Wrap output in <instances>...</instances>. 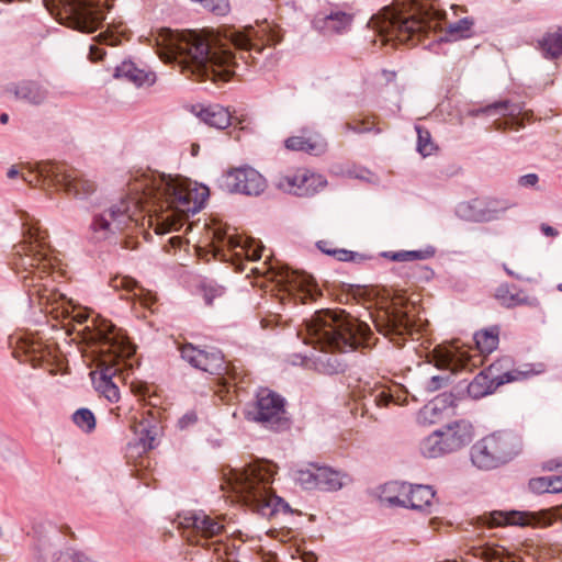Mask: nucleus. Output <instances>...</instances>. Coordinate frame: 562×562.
I'll return each mask as SVG.
<instances>
[{"mask_svg": "<svg viewBox=\"0 0 562 562\" xmlns=\"http://www.w3.org/2000/svg\"><path fill=\"white\" fill-rule=\"evenodd\" d=\"M23 281L25 286H36V284L34 283V277L31 278L29 274L24 276Z\"/></svg>", "mask_w": 562, "mask_h": 562, "instance_id": "nucleus-62", "label": "nucleus"}, {"mask_svg": "<svg viewBox=\"0 0 562 562\" xmlns=\"http://www.w3.org/2000/svg\"><path fill=\"white\" fill-rule=\"evenodd\" d=\"M344 363L335 355L324 353L317 359V369L325 374H336L344 371Z\"/></svg>", "mask_w": 562, "mask_h": 562, "instance_id": "nucleus-39", "label": "nucleus"}, {"mask_svg": "<svg viewBox=\"0 0 562 562\" xmlns=\"http://www.w3.org/2000/svg\"><path fill=\"white\" fill-rule=\"evenodd\" d=\"M74 319L79 323V324H83L85 322L88 321V315L85 313V312H78L75 316H74Z\"/></svg>", "mask_w": 562, "mask_h": 562, "instance_id": "nucleus-59", "label": "nucleus"}, {"mask_svg": "<svg viewBox=\"0 0 562 562\" xmlns=\"http://www.w3.org/2000/svg\"><path fill=\"white\" fill-rule=\"evenodd\" d=\"M498 328L492 327L474 334V341L481 353H491L498 346Z\"/></svg>", "mask_w": 562, "mask_h": 562, "instance_id": "nucleus-34", "label": "nucleus"}, {"mask_svg": "<svg viewBox=\"0 0 562 562\" xmlns=\"http://www.w3.org/2000/svg\"><path fill=\"white\" fill-rule=\"evenodd\" d=\"M257 36L258 32L250 26L244 32H234L232 34L231 42L235 48L241 52L251 53L252 50H256V53H260L262 48L257 43H255V38Z\"/></svg>", "mask_w": 562, "mask_h": 562, "instance_id": "nucleus-32", "label": "nucleus"}, {"mask_svg": "<svg viewBox=\"0 0 562 562\" xmlns=\"http://www.w3.org/2000/svg\"><path fill=\"white\" fill-rule=\"evenodd\" d=\"M477 201L461 204L458 212L464 218L473 222H492L501 218V216L510 207L507 202L490 201L483 209L474 210Z\"/></svg>", "mask_w": 562, "mask_h": 562, "instance_id": "nucleus-20", "label": "nucleus"}, {"mask_svg": "<svg viewBox=\"0 0 562 562\" xmlns=\"http://www.w3.org/2000/svg\"><path fill=\"white\" fill-rule=\"evenodd\" d=\"M434 255H435V249L432 247H429L424 250H401V251L384 252L385 257L390 258L393 261H397V262L425 260V259L431 258Z\"/></svg>", "mask_w": 562, "mask_h": 562, "instance_id": "nucleus-37", "label": "nucleus"}, {"mask_svg": "<svg viewBox=\"0 0 562 562\" xmlns=\"http://www.w3.org/2000/svg\"><path fill=\"white\" fill-rule=\"evenodd\" d=\"M198 420V416L195 414V412L193 411H190V412H187L182 417L179 418L178 420V427L180 429H186L190 426H193Z\"/></svg>", "mask_w": 562, "mask_h": 562, "instance_id": "nucleus-50", "label": "nucleus"}, {"mask_svg": "<svg viewBox=\"0 0 562 562\" xmlns=\"http://www.w3.org/2000/svg\"><path fill=\"white\" fill-rule=\"evenodd\" d=\"M498 368L496 363L491 364L486 371L479 373L468 385V393L473 398H481L492 394L498 386L527 379L543 371L542 364L536 368L532 364H524L520 369H513L502 374H496Z\"/></svg>", "mask_w": 562, "mask_h": 562, "instance_id": "nucleus-11", "label": "nucleus"}, {"mask_svg": "<svg viewBox=\"0 0 562 562\" xmlns=\"http://www.w3.org/2000/svg\"><path fill=\"white\" fill-rule=\"evenodd\" d=\"M374 325L380 334L390 337L397 345H401L397 338L407 334L413 326L407 313L395 304L379 312L374 317Z\"/></svg>", "mask_w": 562, "mask_h": 562, "instance_id": "nucleus-16", "label": "nucleus"}, {"mask_svg": "<svg viewBox=\"0 0 562 562\" xmlns=\"http://www.w3.org/2000/svg\"><path fill=\"white\" fill-rule=\"evenodd\" d=\"M135 434L145 450L153 449L156 446L158 428L149 420H142L135 426Z\"/></svg>", "mask_w": 562, "mask_h": 562, "instance_id": "nucleus-35", "label": "nucleus"}, {"mask_svg": "<svg viewBox=\"0 0 562 562\" xmlns=\"http://www.w3.org/2000/svg\"><path fill=\"white\" fill-rule=\"evenodd\" d=\"M473 24V19L463 18L454 23H450L447 27V32L452 40L468 38L471 36Z\"/></svg>", "mask_w": 562, "mask_h": 562, "instance_id": "nucleus-40", "label": "nucleus"}, {"mask_svg": "<svg viewBox=\"0 0 562 562\" xmlns=\"http://www.w3.org/2000/svg\"><path fill=\"white\" fill-rule=\"evenodd\" d=\"M200 290L202 292L204 302L206 305H212L216 297H221L225 289L213 281H205L201 284Z\"/></svg>", "mask_w": 562, "mask_h": 562, "instance_id": "nucleus-45", "label": "nucleus"}, {"mask_svg": "<svg viewBox=\"0 0 562 562\" xmlns=\"http://www.w3.org/2000/svg\"><path fill=\"white\" fill-rule=\"evenodd\" d=\"M417 133V151L423 156L427 157L436 150V145L431 140L430 133L422 127L420 125L415 126Z\"/></svg>", "mask_w": 562, "mask_h": 562, "instance_id": "nucleus-41", "label": "nucleus"}, {"mask_svg": "<svg viewBox=\"0 0 562 562\" xmlns=\"http://www.w3.org/2000/svg\"><path fill=\"white\" fill-rule=\"evenodd\" d=\"M475 551L476 552L474 554L482 559L491 560L493 558V552L490 549L479 548Z\"/></svg>", "mask_w": 562, "mask_h": 562, "instance_id": "nucleus-57", "label": "nucleus"}, {"mask_svg": "<svg viewBox=\"0 0 562 562\" xmlns=\"http://www.w3.org/2000/svg\"><path fill=\"white\" fill-rule=\"evenodd\" d=\"M266 186V179L251 167L236 168L224 176V187L232 193L257 196Z\"/></svg>", "mask_w": 562, "mask_h": 562, "instance_id": "nucleus-15", "label": "nucleus"}, {"mask_svg": "<svg viewBox=\"0 0 562 562\" xmlns=\"http://www.w3.org/2000/svg\"><path fill=\"white\" fill-rule=\"evenodd\" d=\"M452 404L450 394H441L434 401L426 404L417 415V420L422 425H431L437 423L447 405Z\"/></svg>", "mask_w": 562, "mask_h": 562, "instance_id": "nucleus-25", "label": "nucleus"}, {"mask_svg": "<svg viewBox=\"0 0 562 562\" xmlns=\"http://www.w3.org/2000/svg\"><path fill=\"white\" fill-rule=\"evenodd\" d=\"M495 297L502 306L513 308L519 305L537 306V299L522 296L519 292H513L508 284H501L495 291Z\"/></svg>", "mask_w": 562, "mask_h": 562, "instance_id": "nucleus-28", "label": "nucleus"}, {"mask_svg": "<svg viewBox=\"0 0 562 562\" xmlns=\"http://www.w3.org/2000/svg\"><path fill=\"white\" fill-rule=\"evenodd\" d=\"M305 344L321 346L322 349H335L342 352L360 346L369 347L372 331L370 327L345 311L321 310L305 322L304 329L297 335L303 336Z\"/></svg>", "mask_w": 562, "mask_h": 562, "instance_id": "nucleus-3", "label": "nucleus"}, {"mask_svg": "<svg viewBox=\"0 0 562 562\" xmlns=\"http://www.w3.org/2000/svg\"><path fill=\"white\" fill-rule=\"evenodd\" d=\"M114 76L134 83L137 87L151 86L156 81L154 72L138 68L133 61H123L116 68Z\"/></svg>", "mask_w": 562, "mask_h": 562, "instance_id": "nucleus-23", "label": "nucleus"}, {"mask_svg": "<svg viewBox=\"0 0 562 562\" xmlns=\"http://www.w3.org/2000/svg\"><path fill=\"white\" fill-rule=\"evenodd\" d=\"M274 464L261 461L249 464L241 471H234L229 484L245 504L263 517H270L277 512H290L289 504L273 494L270 484L273 481Z\"/></svg>", "mask_w": 562, "mask_h": 562, "instance_id": "nucleus-6", "label": "nucleus"}, {"mask_svg": "<svg viewBox=\"0 0 562 562\" xmlns=\"http://www.w3.org/2000/svg\"><path fill=\"white\" fill-rule=\"evenodd\" d=\"M111 285L114 289H124L127 292L133 293L135 297H139V300L145 304L149 305L151 301V294L140 288L137 282L130 277H116L111 281Z\"/></svg>", "mask_w": 562, "mask_h": 562, "instance_id": "nucleus-33", "label": "nucleus"}, {"mask_svg": "<svg viewBox=\"0 0 562 562\" xmlns=\"http://www.w3.org/2000/svg\"><path fill=\"white\" fill-rule=\"evenodd\" d=\"M155 41L161 60L177 61L196 80L226 82L239 68L232 50L211 32L160 29Z\"/></svg>", "mask_w": 562, "mask_h": 562, "instance_id": "nucleus-2", "label": "nucleus"}, {"mask_svg": "<svg viewBox=\"0 0 562 562\" xmlns=\"http://www.w3.org/2000/svg\"><path fill=\"white\" fill-rule=\"evenodd\" d=\"M451 453L468 446L474 437L473 426L469 420L460 419L439 429Z\"/></svg>", "mask_w": 562, "mask_h": 562, "instance_id": "nucleus-19", "label": "nucleus"}, {"mask_svg": "<svg viewBox=\"0 0 562 562\" xmlns=\"http://www.w3.org/2000/svg\"><path fill=\"white\" fill-rule=\"evenodd\" d=\"M133 198L121 200L102 212L94 213L90 224V238L102 241L117 232H123L136 223V212L146 206L155 212L172 211L173 216L195 214L209 198V188L198 186L190 179L165 173L142 175L132 184ZM167 216L166 220H170Z\"/></svg>", "mask_w": 562, "mask_h": 562, "instance_id": "nucleus-1", "label": "nucleus"}, {"mask_svg": "<svg viewBox=\"0 0 562 562\" xmlns=\"http://www.w3.org/2000/svg\"><path fill=\"white\" fill-rule=\"evenodd\" d=\"M19 176V170L16 169V167L12 166L8 172H7V177L10 178V179H13L15 177Z\"/></svg>", "mask_w": 562, "mask_h": 562, "instance_id": "nucleus-61", "label": "nucleus"}, {"mask_svg": "<svg viewBox=\"0 0 562 562\" xmlns=\"http://www.w3.org/2000/svg\"><path fill=\"white\" fill-rule=\"evenodd\" d=\"M72 422L85 432H91L95 428V418L88 408H79L72 415Z\"/></svg>", "mask_w": 562, "mask_h": 562, "instance_id": "nucleus-42", "label": "nucleus"}, {"mask_svg": "<svg viewBox=\"0 0 562 562\" xmlns=\"http://www.w3.org/2000/svg\"><path fill=\"white\" fill-rule=\"evenodd\" d=\"M326 184L327 181L322 175L308 170H299L293 175L280 177L278 180L279 189L297 196L314 195Z\"/></svg>", "mask_w": 562, "mask_h": 562, "instance_id": "nucleus-17", "label": "nucleus"}, {"mask_svg": "<svg viewBox=\"0 0 562 562\" xmlns=\"http://www.w3.org/2000/svg\"><path fill=\"white\" fill-rule=\"evenodd\" d=\"M353 15L335 7L316 13L312 27L323 35L345 34L350 31Z\"/></svg>", "mask_w": 562, "mask_h": 562, "instance_id": "nucleus-18", "label": "nucleus"}, {"mask_svg": "<svg viewBox=\"0 0 562 562\" xmlns=\"http://www.w3.org/2000/svg\"><path fill=\"white\" fill-rule=\"evenodd\" d=\"M521 450V439L509 431L488 435L471 448L472 463L481 470L495 469L513 460Z\"/></svg>", "mask_w": 562, "mask_h": 562, "instance_id": "nucleus-8", "label": "nucleus"}, {"mask_svg": "<svg viewBox=\"0 0 562 562\" xmlns=\"http://www.w3.org/2000/svg\"><path fill=\"white\" fill-rule=\"evenodd\" d=\"M448 382V378L435 375L427 383V391L435 392L441 389Z\"/></svg>", "mask_w": 562, "mask_h": 562, "instance_id": "nucleus-51", "label": "nucleus"}, {"mask_svg": "<svg viewBox=\"0 0 562 562\" xmlns=\"http://www.w3.org/2000/svg\"><path fill=\"white\" fill-rule=\"evenodd\" d=\"M179 526L188 541L213 549L217 560L238 562L234 549L224 542L225 527L217 518L204 512H189L180 517Z\"/></svg>", "mask_w": 562, "mask_h": 562, "instance_id": "nucleus-7", "label": "nucleus"}, {"mask_svg": "<svg viewBox=\"0 0 562 562\" xmlns=\"http://www.w3.org/2000/svg\"><path fill=\"white\" fill-rule=\"evenodd\" d=\"M364 400L368 404H373L378 407L387 406L390 403L400 404L389 390L382 385L370 386L366 390Z\"/></svg>", "mask_w": 562, "mask_h": 562, "instance_id": "nucleus-36", "label": "nucleus"}, {"mask_svg": "<svg viewBox=\"0 0 562 562\" xmlns=\"http://www.w3.org/2000/svg\"><path fill=\"white\" fill-rule=\"evenodd\" d=\"M20 250H18L19 252L20 251H24L26 254V260H27V265L30 266H34V261H38L41 262L42 260V257H41V254L40 251H35V247L33 246L32 243H24L22 245H20Z\"/></svg>", "mask_w": 562, "mask_h": 562, "instance_id": "nucleus-49", "label": "nucleus"}, {"mask_svg": "<svg viewBox=\"0 0 562 562\" xmlns=\"http://www.w3.org/2000/svg\"><path fill=\"white\" fill-rule=\"evenodd\" d=\"M346 128L348 131H351L357 134H363V133H369V132H373L374 134H380L382 132L380 127H375L374 125H372L368 122H364V121L359 122L357 124L347 123Z\"/></svg>", "mask_w": 562, "mask_h": 562, "instance_id": "nucleus-48", "label": "nucleus"}, {"mask_svg": "<svg viewBox=\"0 0 562 562\" xmlns=\"http://www.w3.org/2000/svg\"><path fill=\"white\" fill-rule=\"evenodd\" d=\"M284 145L290 150H301L314 156L325 153L327 148V143L321 134L306 130L302 131V135L286 138Z\"/></svg>", "mask_w": 562, "mask_h": 562, "instance_id": "nucleus-21", "label": "nucleus"}, {"mask_svg": "<svg viewBox=\"0 0 562 562\" xmlns=\"http://www.w3.org/2000/svg\"><path fill=\"white\" fill-rule=\"evenodd\" d=\"M13 93L16 99L27 102L32 105H41L48 98V89L42 83L34 80H23L19 82Z\"/></svg>", "mask_w": 562, "mask_h": 562, "instance_id": "nucleus-22", "label": "nucleus"}, {"mask_svg": "<svg viewBox=\"0 0 562 562\" xmlns=\"http://www.w3.org/2000/svg\"><path fill=\"white\" fill-rule=\"evenodd\" d=\"M200 3L203 8L217 15L226 14L229 9L228 0H201Z\"/></svg>", "mask_w": 562, "mask_h": 562, "instance_id": "nucleus-46", "label": "nucleus"}, {"mask_svg": "<svg viewBox=\"0 0 562 562\" xmlns=\"http://www.w3.org/2000/svg\"><path fill=\"white\" fill-rule=\"evenodd\" d=\"M529 488L533 493H550V476L533 477L529 481Z\"/></svg>", "mask_w": 562, "mask_h": 562, "instance_id": "nucleus-47", "label": "nucleus"}, {"mask_svg": "<svg viewBox=\"0 0 562 562\" xmlns=\"http://www.w3.org/2000/svg\"><path fill=\"white\" fill-rule=\"evenodd\" d=\"M509 125V122L499 123L496 128L497 130H505Z\"/></svg>", "mask_w": 562, "mask_h": 562, "instance_id": "nucleus-64", "label": "nucleus"}, {"mask_svg": "<svg viewBox=\"0 0 562 562\" xmlns=\"http://www.w3.org/2000/svg\"><path fill=\"white\" fill-rule=\"evenodd\" d=\"M318 468L312 465L311 468L295 471V481L305 490L318 488Z\"/></svg>", "mask_w": 562, "mask_h": 562, "instance_id": "nucleus-38", "label": "nucleus"}, {"mask_svg": "<svg viewBox=\"0 0 562 562\" xmlns=\"http://www.w3.org/2000/svg\"><path fill=\"white\" fill-rule=\"evenodd\" d=\"M316 246L322 252L333 256L339 261H351L356 256L355 252L347 249L331 248L330 244L326 240H319Z\"/></svg>", "mask_w": 562, "mask_h": 562, "instance_id": "nucleus-44", "label": "nucleus"}, {"mask_svg": "<svg viewBox=\"0 0 562 562\" xmlns=\"http://www.w3.org/2000/svg\"><path fill=\"white\" fill-rule=\"evenodd\" d=\"M501 113L503 115H510L515 117L517 113H519V109L517 106H510L507 100L493 102L486 106H481L477 109H473L469 111V115L479 116L481 114H493ZM516 124L517 128L524 127L522 122H518L517 119H513V124Z\"/></svg>", "mask_w": 562, "mask_h": 562, "instance_id": "nucleus-31", "label": "nucleus"}, {"mask_svg": "<svg viewBox=\"0 0 562 562\" xmlns=\"http://www.w3.org/2000/svg\"><path fill=\"white\" fill-rule=\"evenodd\" d=\"M214 243L217 248L227 247L229 249L244 248L241 238L235 235H229L225 229L217 228L214 231Z\"/></svg>", "mask_w": 562, "mask_h": 562, "instance_id": "nucleus-43", "label": "nucleus"}, {"mask_svg": "<svg viewBox=\"0 0 562 562\" xmlns=\"http://www.w3.org/2000/svg\"><path fill=\"white\" fill-rule=\"evenodd\" d=\"M180 353L186 362L203 372L222 375L227 371L224 356L216 348L200 349L192 344H186L180 348Z\"/></svg>", "mask_w": 562, "mask_h": 562, "instance_id": "nucleus-13", "label": "nucleus"}, {"mask_svg": "<svg viewBox=\"0 0 562 562\" xmlns=\"http://www.w3.org/2000/svg\"><path fill=\"white\" fill-rule=\"evenodd\" d=\"M540 229L548 237H554L558 235V231L548 224H541Z\"/></svg>", "mask_w": 562, "mask_h": 562, "instance_id": "nucleus-56", "label": "nucleus"}, {"mask_svg": "<svg viewBox=\"0 0 562 562\" xmlns=\"http://www.w3.org/2000/svg\"><path fill=\"white\" fill-rule=\"evenodd\" d=\"M419 451L425 458L429 459L440 458L451 453L439 429L420 440Z\"/></svg>", "mask_w": 562, "mask_h": 562, "instance_id": "nucleus-26", "label": "nucleus"}, {"mask_svg": "<svg viewBox=\"0 0 562 562\" xmlns=\"http://www.w3.org/2000/svg\"><path fill=\"white\" fill-rule=\"evenodd\" d=\"M558 519H562V506L553 510H542L539 513L510 512L504 514L502 512H496L492 515V524L495 526L515 525L521 527H548Z\"/></svg>", "mask_w": 562, "mask_h": 562, "instance_id": "nucleus-14", "label": "nucleus"}, {"mask_svg": "<svg viewBox=\"0 0 562 562\" xmlns=\"http://www.w3.org/2000/svg\"><path fill=\"white\" fill-rule=\"evenodd\" d=\"M441 12L418 0H396L371 16L368 25L383 43L397 41L408 43L413 37L430 30L431 21L440 19Z\"/></svg>", "mask_w": 562, "mask_h": 562, "instance_id": "nucleus-4", "label": "nucleus"}, {"mask_svg": "<svg viewBox=\"0 0 562 562\" xmlns=\"http://www.w3.org/2000/svg\"><path fill=\"white\" fill-rule=\"evenodd\" d=\"M8 122H9V115L7 113H1L0 114V123L7 124Z\"/></svg>", "mask_w": 562, "mask_h": 562, "instance_id": "nucleus-63", "label": "nucleus"}, {"mask_svg": "<svg viewBox=\"0 0 562 562\" xmlns=\"http://www.w3.org/2000/svg\"><path fill=\"white\" fill-rule=\"evenodd\" d=\"M98 40L100 43H104L110 46H115L119 43L117 36L110 34V33H100L98 35Z\"/></svg>", "mask_w": 562, "mask_h": 562, "instance_id": "nucleus-53", "label": "nucleus"}, {"mask_svg": "<svg viewBox=\"0 0 562 562\" xmlns=\"http://www.w3.org/2000/svg\"><path fill=\"white\" fill-rule=\"evenodd\" d=\"M542 55L548 59L562 57V27L554 32L546 33L538 41Z\"/></svg>", "mask_w": 562, "mask_h": 562, "instance_id": "nucleus-30", "label": "nucleus"}, {"mask_svg": "<svg viewBox=\"0 0 562 562\" xmlns=\"http://www.w3.org/2000/svg\"><path fill=\"white\" fill-rule=\"evenodd\" d=\"M385 501L390 506H400L416 510H426L431 506L435 491L429 485H412L407 483L393 482L386 485L384 491Z\"/></svg>", "mask_w": 562, "mask_h": 562, "instance_id": "nucleus-12", "label": "nucleus"}, {"mask_svg": "<svg viewBox=\"0 0 562 562\" xmlns=\"http://www.w3.org/2000/svg\"><path fill=\"white\" fill-rule=\"evenodd\" d=\"M351 482V477L347 473H342L331 468H318V488L323 491H338Z\"/></svg>", "mask_w": 562, "mask_h": 562, "instance_id": "nucleus-27", "label": "nucleus"}, {"mask_svg": "<svg viewBox=\"0 0 562 562\" xmlns=\"http://www.w3.org/2000/svg\"><path fill=\"white\" fill-rule=\"evenodd\" d=\"M104 50L100 49L98 46L95 45H91L90 46V58L92 60H101L103 58V55H104Z\"/></svg>", "mask_w": 562, "mask_h": 562, "instance_id": "nucleus-55", "label": "nucleus"}, {"mask_svg": "<svg viewBox=\"0 0 562 562\" xmlns=\"http://www.w3.org/2000/svg\"><path fill=\"white\" fill-rule=\"evenodd\" d=\"M539 181V178L536 173H527L518 179V184L520 187L531 188L535 187Z\"/></svg>", "mask_w": 562, "mask_h": 562, "instance_id": "nucleus-52", "label": "nucleus"}, {"mask_svg": "<svg viewBox=\"0 0 562 562\" xmlns=\"http://www.w3.org/2000/svg\"><path fill=\"white\" fill-rule=\"evenodd\" d=\"M562 492V476H550V493Z\"/></svg>", "mask_w": 562, "mask_h": 562, "instance_id": "nucleus-54", "label": "nucleus"}, {"mask_svg": "<svg viewBox=\"0 0 562 562\" xmlns=\"http://www.w3.org/2000/svg\"><path fill=\"white\" fill-rule=\"evenodd\" d=\"M90 340L98 347L99 352V371L90 373L94 389L110 403H116L120 391L113 378L121 372L120 361L125 363L132 358L135 347L112 324L106 323L91 334Z\"/></svg>", "mask_w": 562, "mask_h": 562, "instance_id": "nucleus-5", "label": "nucleus"}, {"mask_svg": "<svg viewBox=\"0 0 562 562\" xmlns=\"http://www.w3.org/2000/svg\"><path fill=\"white\" fill-rule=\"evenodd\" d=\"M504 270L506 273L517 280H522V277L520 274L515 273L513 270H510L506 265H503Z\"/></svg>", "mask_w": 562, "mask_h": 562, "instance_id": "nucleus-60", "label": "nucleus"}, {"mask_svg": "<svg viewBox=\"0 0 562 562\" xmlns=\"http://www.w3.org/2000/svg\"><path fill=\"white\" fill-rule=\"evenodd\" d=\"M284 404V398L278 393L269 389H260L255 401L245 407L246 419L274 431L286 429L289 418Z\"/></svg>", "mask_w": 562, "mask_h": 562, "instance_id": "nucleus-9", "label": "nucleus"}, {"mask_svg": "<svg viewBox=\"0 0 562 562\" xmlns=\"http://www.w3.org/2000/svg\"><path fill=\"white\" fill-rule=\"evenodd\" d=\"M31 173L48 181L52 186L63 188L68 194L78 199H85L94 191V183L83 179L78 171L68 170L65 165L50 161H40L33 165L29 164Z\"/></svg>", "mask_w": 562, "mask_h": 562, "instance_id": "nucleus-10", "label": "nucleus"}, {"mask_svg": "<svg viewBox=\"0 0 562 562\" xmlns=\"http://www.w3.org/2000/svg\"><path fill=\"white\" fill-rule=\"evenodd\" d=\"M261 250L262 248H256V249H252L251 254H249L250 249H247V256L251 259V260H257L261 257Z\"/></svg>", "mask_w": 562, "mask_h": 562, "instance_id": "nucleus-58", "label": "nucleus"}, {"mask_svg": "<svg viewBox=\"0 0 562 562\" xmlns=\"http://www.w3.org/2000/svg\"><path fill=\"white\" fill-rule=\"evenodd\" d=\"M199 116L205 124L218 130H224L231 125V113L218 104L201 110Z\"/></svg>", "mask_w": 562, "mask_h": 562, "instance_id": "nucleus-29", "label": "nucleus"}, {"mask_svg": "<svg viewBox=\"0 0 562 562\" xmlns=\"http://www.w3.org/2000/svg\"><path fill=\"white\" fill-rule=\"evenodd\" d=\"M285 279L293 289H297L302 293L303 302L306 300L315 301L317 296L322 295V292L313 278L306 273L299 274L296 271H290L288 269L285 272Z\"/></svg>", "mask_w": 562, "mask_h": 562, "instance_id": "nucleus-24", "label": "nucleus"}]
</instances>
